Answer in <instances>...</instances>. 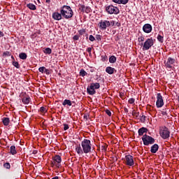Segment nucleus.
I'll use <instances>...</instances> for the list:
<instances>
[{"mask_svg":"<svg viewBox=\"0 0 179 179\" xmlns=\"http://www.w3.org/2000/svg\"><path fill=\"white\" fill-rule=\"evenodd\" d=\"M76 151L78 155H83V153L87 155V153H90V152H92V143L90 140L84 139L81 142V147L80 145L76 147Z\"/></svg>","mask_w":179,"mask_h":179,"instance_id":"obj_1","label":"nucleus"},{"mask_svg":"<svg viewBox=\"0 0 179 179\" xmlns=\"http://www.w3.org/2000/svg\"><path fill=\"white\" fill-rule=\"evenodd\" d=\"M60 13L64 19H71L72 16H73V11L72 10V8H71V6H63L61 8Z\"/></svg>","mask_w":179,"mask_h":179,"instance_id":"obj_2","label":"nucleus"},{"mask_svg":"<svg viewBox=\"0 0 179 179\" xmlns=\"http://www.w3.org/2000/svg\"><path fill=\"white\" fill-rule=\"evenodd\" d=\"M159 134L163 139H169L170 138V131H169V128L166 126L160 128Z\"/></svg>","mask_w":179,"mask_h":179,"instance_id":"obj_3","label":"nucleus"},{"mask_svg":"<svg viewBox=\"0 0 179 179\" xmlns=\"http://www.w3.org/2000/svg\"><path fill=\"white\" fill-rule=\"evenodd\" d=\"M142 141L145 146H149V145H153L155 143V138L146 134L143 136Z\"/></svg>","mask_w":179,"mask_h":179,"instance_id":"obj_4","label":"nucleus"},{"mask_svg":"<svg viewBox=\"0 0 179 179\" xmlns=\"http://www.w3.org/2000/svg\"><path fill=\"white\" fill-rule=\"evenodd\" d=\"M106 10L109 15H118L120 13V9L112 5L106 6Z\"/></svg>","mask_w":179,"mask_h":179,"instance_id":"obj_5","label":"nucleus"},{"mask_svg":"<svg viewBox=\"0 0 179 179\" xmlns=\"http://www.w3.org/2000/svg\"><path fill=\"white\" fill-rule=\"evenodd\" d=\"M153 44V39L152 38H148L143 45V51H148V50H150Z\"/></svg>","mask_w":179,"mask_h":179,"instance_id":"obj_6","label":"nucleus"},{"mask_svg":"<svg viewBox=\"0 0 179 179\" xmlns=\"http://www.w3.org/2000/svg\"><path fill=\"white\" fill-rule=\"evenodd\" d=\"M176 64V59L173 57H169L164 61V66L166 69H173V64Z\"/></svg>","mask_w":179,"mask_h":179,"instance_id":"obj_7","label":"nucleus"},{"mask_svg":"<svg viewBox=\"0 0 179 179\" xmlns=\"http://www.w3.org/2000/svg\"><path fill=\"white\" fill-rule=\"evenodd\" d=\"M62 162V159L61 158V156L56 155L53 157V162H52V164L53 166H56V167H61V162Z\"/></svg>","mask_w":179,"mask_h":179,"instance_id":"obj_8","label":"nucleus"},{"mask_svg":"<svg viewBox=\"0 0 179 179\" xmlns=\"http://www.w3.org/2000/svg\"><path fill=\"white\" fill-rule=\"evenodd\" d=\"M156 106L157 108H160V107H163L164 106V102L163 101V96H162V94L158 93L157 94V102Z\"/></svg>","mask_w":179,"mask_h":179,"instance_id":"obj_9","label":"nucleus"},{"mask_svg":"<svg viewBox=\"0 0 179 179\" xmlns=\"http://www.w3.org/2000/svg\"><path fill=\"white\" fill-rule=\"evenodd\" d=\"M124 163L127 164V166H132L134 164H135V162H134V157L132 155H126Z\"/></svg>","mask_w":179,"mask_h":179,"instance_id":"obj_10","label":"nucleus"},{"mask_svg":"<svg viewBox=\"0 0 179 179\" xmlns=\"http://www.w3.org/2000/svg\"><path fill=\"white\" fill-rule=\"evenodd\" d=\"M99 27L102 30H106L107 27H110V21H108V20L101 21L99 22Z\"/></svg>","mask_w":179,"mask_h":179,"instance_id":"obj_11","label":"nucleus"},{"mask_svg":"<svg viewBox=\"0 0 179 179\" xmlns=\"http://www.w3.org/2000/svg\"><path fill=\"white\" fill-rule=\"evenodd\" d=\"M143 30L144 33H150L152 31V25L150 24H144Z\"/></svg>","mask_w":179,"mask_h":179,"instance_id":"obj_12","label":"nucleus"},{"mask_svg":"<svg viewBox=\"0 0 179 179\" xmlns=\"http://www.w3.org/2000/svg\"><path fill=\"white\" fill-rule=\"evenodd\" d=\"M87 92L88 94H90L91 96H93V94H96V90L93 87V85L91 84L90 87L87 88Z\"/></svg>","mask_w":179,"mask_h":179,"instance_id":"obj_13","label":"nucleus"},{"mask_svg":"<svg viewBox=\"0 0 179 179\" xmlns=\"http://www.w3.org/2000/svg\"><path fill=\"white\" fill-rule=\"evenodd\" d=\"M52 19L55 20H61V19H62V14H61V13L55 12L52 13Z\"/></svg>","mask_w":179,"mask_h":179,"instance_id":"obj_14","label":"nucleus"},{"mask_svg":"<svg viewBox=\"0 0 179 179\" xmlns=\"http://www.w3.org/2000/svg\"><path fill=\"white\" fill-rule=\"evenodd\" d=\"M115 71V69L111 67V66H108L106 69V72L108 73L109 75H113L114 73V71Z\"/></svg>","mask_w":179,"mask_h":179,"instance_id":"obj_15","label":"nucleus"},{"mask_svg":"<svg viewBox=\"0 0 179 179\" xmlns=\"http://www.w3.org/2000/svg\"><path fill=\"white\" fill-rule=\"evenodd\" d=\"M158 150H159V145L154 144L151 147V150H150L151 153H156Z\"/></svg>","mask_w":179,"mask_h":179,"instance_id":"obj_16","label":"nucleus"},{"mask_svg":"<svg viewBox=\"0 0 179 179\" xmlns=\"http://www.w3.org/2000/svg\"><path fill=\"white\" fill-rule=\"evenodd\" d=\"M148 132V129L145 127H142L138 129V135L139 136H143V134H146Z\"/></svg>","mask_w":179,"mask_h":179,"instance_id":"obj_17","label":"nucleus"},{"mask_svg":"<svg viewBox=\"0 0 179 179\" xmlns=\"http://www.w3.org/2000/svg\"><path fill=\"white\" fill-rule=\"evenodd\" d=\"M2 122L3 125L8 127V125H9V122H10V120L8 117H3Z\"/></svg>","mask_w":179,"mask_h":179,"instance_id":"obj_18","label":"nucleus"},{"mask_svg":"<svg viewBox=\"0 0 179 179\" xmlns=\"http://www.w3.org/2000/svg\"><path fill=\"white\" fill-rule=\"evenodd\" d=\"M109 62L110 64H115L117 62V57L113 55L109 57Z\"/></svg>","mask_w":179,"mask_h":179,"instance_id":"obj_19","label":"nucleus"},{"mask_svg":"<svg viewBox=\"0 0 179 179\" xmlns=\"http://www.w3.org/2000/svg\"><path fill=\"white\" fill-rule=\"evenodd\" d=\"M10 152L11 155H16L17 152L16 151V147L15 145H12L10 148Z\"/></svg>","mask_w":179,"mask_h":179,"instance_id":"obj_20","label":"nucleus"},{"mask_svg":"<svg viewBox=\"0 0 179 179\" xmlns=\"http://www.w3.org/2000/svg\"><path fill=\"white\" fill-rule=\"evenodd\" d=\"M27 6L29 8V9H30L31 10H36V5L33 4V3H28L27 5Z\"/></svg>","mask_w":179,"mask_h":179,"instance_id":"obj_21","label":"nucleus"},{"mask_svg":"<svg viewBox=\"0 0 179 179\" xmlns=\"http://www.w3.org/2000/svg\"><path fill=\"white\" fill-rule=\"evenodd\" d=\"M22 103H24V104H29V103H30V98L29 97H24L22 98Z\"/></svg>","mask_w":179,"mask_h":179,"instance_id":"obj_22","label":"nucleus"},{"mask_svg":"<svg viewBox=\"0 0 179 179\" xmlns=\"http://www.w3.org/2000/svg\"><path fill=\"white\" fill-rule=\"evenodd\" d=\"M72 106V101L69 99H65L63 102V106Z\"/></svg>","mask_w":179,"mask_h":179,"instance_id":"obj_23","label":"nucleus"},{"mask_svg":"<svg viewBox=\"0 0 179 179\" xmlns=\"http://www.w3.org/2000/svg\"><path fill=\"white\" fill-rule=\"evenodd\" d=\"M20 59H26L27 58V55L24 52H22L19 55Z\"/></svg>","mask_w":179,"mask_h":179,"instance_id":"obj_24","label":"nucleus"},{"mask_svg":"<svg viewBox=\"0 0 179 179\" xmlns=\"http://www.w3.org/2000/svg\"><path fill=\"white\" fill-rule=\"evenodd\" d=\"M91 85L93 86L94 89L95 90L100 89V84L99 83H92Z\"/></svg>","mask_w":179,"mask_h":179,"instance_id":"obj_25","label":"nucleus"},{"mask_svg":"<svg viewBox=\"0 0 179 179\" xmlns=\"http://www.w3.org/2000/svg\"><path fill=\"white\" fill-rule=\"evenodd\" d=\"M12 54L9 51H6L3 53V57H10Z\"/></svg>","mask_w":179,"mask_h":179,"instance_id":"obj_26","label":"nucleus"},{"mask_svg":"<svg viewBox=\"0 0 179 179\" xmlns=\"http://www.w3.org/2000/svg\"><path fill=\"white\" fill-rule=\"evenodd\" d=\"M86 75H87V73L85 71L84 69H81L80 71V76L83 77V76H86Z\"/></svg>","mask_w":179,"mask_h":179,"instance_id":"obj_27","label":"nucleus"},{"mask_svg":"<svg viewBox=\"0 0 179 179\" xmlns=\"http://www.w3.org/2000/svg\"><path fill=\"white\" fill-rule=\"evenodd\" d=\"M80 36H83V34H86V30L85 29H80L78 31Z\"/></svg>","mask_w":179,"mask_h":179,"instance_id":"obj_28","label":"nucleus"},{"mask_svg":"<svg viewBox=\"0 0 179 179\" xmlns=\"http://www.w3.org/2000/svg\"><path fill=\"white\" fill-rule=\"evenodd\" d=\"M157 40L159 41V43H163V41H164V39L162 35H158Z\"/></svg>","mask_w":179,"mask_h":179,"instance_id":"obj_29","label":"nucleus"},{"mask_svg":"<svg viewBox=\"0 0 179 179\" xmlns=\"http://www.w3.org/2000/svg\"><path fill=\"white\" fill-rule=\"evenodd\" d=\"M44 52H45V54H51V52H52V50H51V48H47L45 50Z\"/></svg>","mask_w":179,"mask_h":179,"instance_id":"obj_30","label":"nucleus"},{"mask_svg":"<svg viewBox=\"0 0 179 179\" xmlns=\"http://www.w3.org/2000/svg\"><path fill=\"white\" fill-rule=\"evenodd\" d=\"M13 65L17 69H19L20 68V66H19V62H13Z\"/></svg>","mask_w":179,"mask_h":179,"instance_id":"obj_31","label":"nucleus"},{"mask_svg":"<svg viewBox=\"0 0 179 179\" xmlns=\"http://www.w3.org/2000/svg\"><path fill=\"white\" fill-rule=\"evenodd\" d=\"M40 112L43 113H46L47 112V109L45 108V107L42 106V107L40 108Z\"/></svg>","mask_w":179,"mask_h":179,"instance_id":"obj_32","label":"nucleus"},{"mask_svg":"<svg viewBox=\"0 0 179 179\" xmlns=\"http://www.w3.org/2000/svg\"><path fill=\"white\" fill-rule=\"evenodd\" d=\"M129 1V0H120V3H122V5H127Z\"/></svg>","mask_w":179,"mask_h":179,"instance_id":"obj_33","label":"nucleus"},{"mask_svg":"<svg viewBox=\"0 0 179 179\" xmlns=\"http://www.w3.org/2000/svg\"><path fill=\"white\" fill-rule=\"evenodd\" d=\"M38 71H39V72H41V73H43L44 71H45V67H44V66L40 67V68L38 69Z\"/></svg>","mask_w":179,"mask_h":179,"instance_id":"obj_34","label":"nucleus"},{"mask_svg":"<svg viewBox=\"0 0 179 179\" xmlns=\"http://www.w3.org/2000/svg\"><path fill=\"white\" fill-rule=\"evenodd\" d=\"M141 118V121H142L143 122H145V121H146V116L142 115L141 116H140Z\"/></svg>","mask_w":179,"mask_h":179,"instance_id":"obj_35","label":"nucleus"},{"mask_svg":"<svg viewBox=\"0 0 179 179\" xmlns=\"http://www.w3.org/2000/svg\"><path fill=\"white\" fill-rule=\"evenodd\" d=\"M80 9L82 10V12H85L86 6L85 5H81Z\"/></svg>","mask_w":179,"mask_h":179,"instance_id":"obj_36","label":"nucleus"},{"mask_svg":"<svg viewBox=\"0 0 179 179\" xmlns=\"http://www.w3.org/2000/svg\"><path fill=\"white\" fill-rule=\"evenodd\" d=\"M89 40H90V41H95L96 38H94V36H93V35H90L89 37Z\"/></svg>","mask_w":179,"mask_h":179,"instance_id":"obj_37","label":"nucleus"},{"mask_svg":"<svg viewBox=\"0 0 179 179\" xmlns=\"http://www.w3.org/2000/svg\"><path fill=\"white\" fill-rule=\"evenodd\" d=\"M101 61L103 62H105V61H107V55H102L101 56Z\"/></svg>","mask_w":179,"mask_h":179,"instance_id":"obj_38","label":"nucleus"},{"mask_svg":"<svg viewBox=\"0 0 179 179\" xmlns=\"http://www.w3.org/2000/svg\"><path fill=\"white\" fill-rule=\"evenodd\" d=\"M142 41H145V37L141 36L138 37V43H142Z\"/></svg>","mask_w":179,"mask_h":179,"instance_id":"obj_39","label":"nucleus"},{"mask_svg":"<svg viewBox=\"0 0 179 179\" xmlns=\"http://www.w3.org/2000/svg\"><path fill=\"white\" fill-rule=\"evenodd\" d=\"M3 166H4V167H5V169H10V164H9V163H5L4 164H3Z\"/></svg>","mask_w":179,"mask_h":179,"instance_id":"obj_40","label":"nucleus"},{"mask_svg":"<svg viewBox=\"0 0 179 179\" xmlns=\"http://www.w3.org/2000/svg\"><path fill=\"white\" fill-rule=\"evenodd\" d=\"M129 104H134V103H135V99H134V98L129 99Z\"/></svg>","mask_w":179,"mask_h":179,"instance_id":"obj_41","label":"nucleus"},{"mask_svg":"<svg viewBox=\"0 0 179 179\" xmlns=\"http://www.w3.org/2000/svg\"><path fill=\"white\" fill-rule=\"evenodd\" d=\"M91 8L90 7H86L85 8V13H90Z\"/></svg>","mask_w":179,"mask_h":179,"instance_id":"obj_42","label":"nucleus"},{"mask_svg":"<svg viewBox=\"0 0 179 179\" xmlns=\"http://www.w3.org/2000/svg\"><path fill=\"white\" fill-rule=\"evenodd\" d=\"M64 129L67 131V129H69V126L67 124H64Z\"/></svg>","mask_w":179,"mask_h":179,"instance_id":"obj_43","label":"nucleus"},{"mask_svg":"<svg viewBox=\"0 0 179 179\" xmlns=\"http://www.w3.org/2000/svg\"><path fill=\"white\" fill-rule=\"evenodd\" d=\"M112 1L115 3H118L119 5H121V0H112Z\"/></svg>","mask_w":179,"mask_h":179,"instance_id":"obj_44","label":"nucleus"},{"mask_svg":"<svg viewBox=\"0 0 179 179\" xmlns=\"http://www.w3.org/2000/svg\"><path fill=\"white\" fill-rule=\"evenodd\" d=\"M95 38H96L98 40V41H101V35H96Z\"/></svg>","mask_w":179,"mask_h":179,"instance_id":"obj_45","label":"nucleus"},{"mask_svg":"<svg viewBox=\"0 0 179 179\" xmlns=\"http://www.w3.org/2000/svg\"><path fill=\"white\" fill-rule=\"evenodd\" d=\"M106 113L107 114V115H108L109 117H111V111H110L109 110H106Z\"/></svg>","mask_w":179,"mask_h":179,"instance_id":"obj_46","label":"nucleus"},{"mask_svg":"<svg viewBox=\"0 0 179 179\" xmlns=\"http://www.w3.org/2000/svg\"><path fill=\"white\" fill-rule=\"evenodd\" d=\"M73 40H76V41H78L79 40V36L78 35H76L73 37Z\"/></svg>","mask_w":179,"mask_h":179,"instance_id":"obj_47","label":"nucleus"},{"mask_svg":"<svg viewBox=\"0 0 179 179\" xmlns=\"http://www.w3.org/2000/svg\"><path fill=\"white\" fill-rule=\"evenodd\" d=\"M101 150H104V151L107 150V147H106L105 145H102Z\"/></svg>","mask_w":179,"mask_h":179,"instance_id":"obj_48","label":"nucleus"},{"mask_svg":"<svg viewBox=\"0 0 179 179\" xmlns=\"http://www.w3.org/2000/svg\"><path fill=\"white\" fill-rule=\"evenodd\" d=\"M162 115H167V111H166V110H162Z\"/></svg>","mask_w":179,"mask_h":179,"instance_id":"obj_49","label":"nucleus"},{"mask_svg":"<svg viewBox=\"0 0 179 179\" xmlns=\"http://www.w3.org/2000/svg\"><path fill=\"white\" fill-rule=\"evenodd\" d=\"M115 24V21H110V26H114Z\"/></svg>","mask_w":179,"mask_h":179,"instance_id":"obj_50","label":"nucleus"},{"mask_svg":"<svg viewBox=\"0 0 179 179\" xmlns=\"http://www.w3.org/2000/svg\"><path fill=\"white\" fill-rule=\"evenodd\" d=\"M133 115L138 117V115H139V113L133 112Z\"/></svg>","mask_w":179,"mask_h":179,"instance_id":"obj_51","label":"nucleus"},{"mask_svg":"<svg viewBox=\"0 0 179 179\" xmlns=\"http://www.w3.org/2000/svg\"><path fill=\"white\" fill-rule=\"evenodd\" d=\"M87 52H92V48H88L87 49Z\"/></svg>","mask_w":179,"mask_h":179,"instance_id":"obj_52","label":"nucleus"},{"mask_svg":"<svg viewBox=\"0 0 179 179\" xmlns=\"http://www.w3.org/2000/svg\"><path fill=\"white\" fill-rule=\"evenodd\" d=\"M115 24H116V26H117V27H120V26H121V23L118 22H116Z\"/></svg>","mask_w":179,"mask_h":179,"instance_id":"obj_53","label":"nucleus"},{"mask_svg":"<svg viewBox=\"0 0 179 179\" xmlns=\"http://www.w3.org/2000/svg\"><path fill=\"white\" fill-rule=\"evenodd\" d=\"M4 34L3 32L0 31V37H3Z\"/></svg>","mask_w":179,"mask_h":179,"instance_id":"obj_54","label":"nucleus"},{"mask_svg":"<svg viewBox=\"0 0 179 179\" xmlns=\"http://www.w3.org/2000/svg\"><path fill=\"white\" fill-rule=\"evenodd\" d=\"M45 73L48 74L50 71L47 69H45Z\"/></svg>","mask_w":179,"mask_h":179,"instance_id":"obj_55","label":"nucleus"},{"mask_svg":"<svg viewBox=\"0 0 179 179\" xmlns=\"http://www.w3.org/2000/svg\"><path fill=\"white\" fill-rule=\"evenodd\" d=\"M52 179H59V178L58 176H55V177L52 178Z\"/></svg>","mask_w":179,"mask_h":179,"instance_id":"obj_56","label":"nucleus"},{"mask_svg":"<svg viewBox=\"0 0 179 179\" xmlns=\"http://www.w3.org/2000/svg\"><path fill=\"white\" fill-rule=\"evenodd\" d=\"M51 2V0H46V3H50Z\"/></svg>","mask_w":179,"mask_h":179,"instance_id":"obj_57","label":"nucleus"},{"mask_svg":"<svg viewBox=\"0 0 179 179\" xmlns=\"http://www.w3.org/2000/svg\"><path fill=\"white\" fill-rule=\"evenodd\" d=\"M87 115H84V118L85 119V120H87Z\"/></svg>","mask_w":179,"mask_h":179,"instance_id":"obj_58","label":"nucleus"},{"mask_svg":"<svg viewBox=\"0 0 179 179\" xmlns=\"http://www.w3.org/2000/svg\"><path fill=\"white\" fill-rule=\"evenodd\" d=\"M11 58H12L13 59H15V58L13 57V56H11Z\"/></svg>","mask_w":179,"mask_h":179,"instance_id":"obj_59","label":"nucleus"},{"mask_svg":"<svg viewBox=\"0 0 179 179\" xmlns=\"http://www.w3.org/2000/svg\"><path fill=\"white\" fill-rule=\"evenodd\" d=\"M34 154L36 155V152H34Z\"/></svg>","mask_w":179,"mask_h":179,"instance_id":"obj_60","label":"nucleus"},{"mask_svg":"<svg viewBox=\"0 0 179 179\" xmlns=\"http://www.w3.org/2000/svg\"><path fill=\"white\" fill-rule=\"evenodd\" d=\"M34 154L36 155V152H34Z\"/></svg>","mask_w":179,"mask_h":179,"instance_id":"obj_61","label":"nucleus"}]
</instances>
